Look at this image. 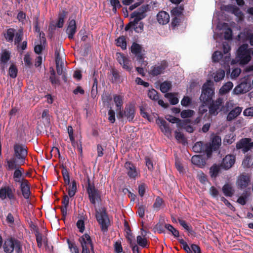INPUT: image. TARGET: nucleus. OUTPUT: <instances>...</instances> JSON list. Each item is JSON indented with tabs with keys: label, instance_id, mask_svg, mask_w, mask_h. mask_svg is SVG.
<instances>
[{
	"label": "nucleus",
	"instance_id": "obj_48",
	"mask_svg": "<svg viewBox=\"0 0 253 253\" xmlns=\"http://www.w3.org/2000/svg\"><path fill=\"white\" fill-rule=\"evenodd\" d=\"M35 235L36 236L38 247L39 248H41L42 247V234L40 233L39 229L37 228L35 232Z\"/></svg>",
	"mask_w": 253,
	"mask_h": 253
},
{
	"label": "nucleus",
	"instance_id": "obj_25",
	"mask_svg": "<svg viewBox=\"0 0 253 253\" xmlns=\"http://www.w3.org/2000/svg\"><path fill=\"white\" fill-rule=\"evenodd\" d=\"M157 123L160 125V128L162 132L165 134H170L171 130L166 121L163 119H159L157 120Z\"/></svg>",
	"mask_w": 253,
	"mask_h": 253
},
{
	"label": "nucleus",
	"instance_id": "obj_43",
	"mask_svg": "<svg viewBox=\"0 0 253 253\" xmlns=\"http://www.w3.org/2000/svg\"><path fill=\"white\" fill-rule=\"evenodd\" d=\"M183 10V5H181L180 6H178L173 8L172 10L171 11V13L172 15L175 17H178L182 14Z\"/></svg>",
	"mask_w": 253,
	"mask_h": 253
},
{
	"label": "nucleus",
	"instance_id": "obj_10",
	"mask_svg": "<svg viewBox=\"0 0 253 253\" xmlns=\"http://www.w3.org/2000/svg\"><path fill=\"white\" fill-rule=\"evenodd\" d=\"M211 103L209 107V113L211 115L216 116L218 112L222 110L221 107L223 105V99L221 98H217L215 101L211 100Z\"/></svg>",
	"mask_w": 253,
	"mask_h": 253
},
{
	"label": "nucleus",
	"instance_id": "obj_8",
	"mask_svg": "<svg viewBox=\"0 0 253 253\" xmlns=\"http://www.w3.org/2000/svg\"><path fill=\"white\" fill-rule=\"evenodd\" d=\"M193 150L196 153H206L208 158H210L212 154L211 146L201 141L196 142L193 147Z\"/></svg>",
	"mask_w": 253,
	"mask_h": 253
},
{
	"label": "nucleus",
	"instance_id": "obj_30",
	"mask_svg": "<svg viewBox=\"0 0 253 253\" xmlns=\"http://www.w3.org/2000/svg\"><path fill=\"white\" fill-rule=\"evenodd\" d=\"M143 49L142 46L135 42H133L130 47V50L132 54L134 55H137L140 52H141Z\"/></svg>",
	"mask_w": 253,
	"mask_h": 253
},
{
	"label": "nucleus",
	"instance_id": "obj_9",
	"mask_svg": "<svg viewBox=\"0 0 253 253\" xmlns=\"http://www.w3.org/2000/svg\"><path fill=\"white\" fill-rule=\"evenodd\" d=\"M237 149H242L243 153H245L253 149V142L250 138H242L236 143Z\"/></svg>",
	"mask_w": 253,
	"mask_h": 253
},
{
	"label": "nucleus",
	"instance_id": "obj_59",
	"mask_svg": "<svg viewBox=\"0 0 253 253\" xmlns=\"http://www.w3.org/2000/svg\"><path fill=\"white\" fill-rule=\"evenodd\" d=\"M147 188V186L146 184L144 183H142L140 184L138 187V193L139 195L142 197L145 193L146 189Z\"/></svg>",
	"mask_w": 253,
	"mask_h": 253
},
{
	"label": "nucleus",
	"instance_id": "obj_2",
	"mask_svg": "<svg viewBox=\"0 0 253 253\" xmlns=\"http://www.w3.org/2000/svg\"><path fill=\"white\" fill-rule=\"evenodd\" d=\"M213 86V83L211 80H208L202 86L200 99L205 105L208 104L212 100L214 94Z\"/></svg>",
	"mask_w": 253,
	"mask_h": 253
},
{
	"label": "nucleus",
	"instance_id": "obj_24",
	"mask_svg": "<svg viewBox=\"0 0 253 253\" xmlns=\"http://www.w3.org/2000/svg\"><path fill=\"white\" fill-rule=\"evenodd\" d=\"M192 163L200 168L204 167L206 165V160L200 155H194L191 159Z\"/></svg>",
	"mask_w": 253,
	"mask_h": 253
},
{
	"label": "nucleus",
	"instance_id": "obj_56",
	"mask_svg": "<svg viewBox=\"0 0 253 253\" xmlns=\"http://www.w3.org/2000/svg\"><path fill=\"white\" fill-rule=\"evenodd\" d=\"M135 55L136 57V60L141 64V66H146L147 65V62L144 61V54H143L142 52H140V53H138L137 55Z\"/></svg>",
	"mask_w": 253,
	"mask_h": 253
},
{
	"label": "nucleus",
	"instance_id": "obj_19",
	"mask_svg": "<svg viewBox=\"0 0 253 253\" xmlns=\"http://www.w3.org/2000/svg\"><path fill=\"white\" fill-rule=\"evenodd\" d=\"M251 89V84L247 82H242L234 89V92L239 94L249 91Z\"/></svg>",
	"mask_w": 253,
	"mask_h": 253
},
{
	"label": "nucleus",
	"instance_id": "obj_14",
	"mask_svg": "<svg viewBox=\"0 0 253 253\" xmlns=\"http://www.w3.org/2000/svg\"><path fill=\"white\" fill-rule=\"evenodd\" d=\"M116 56L117 61L122 66L123 69L130 72L132 67L130 65V61L128 58L122 53H117Z\"/></svg>",
	"mask_w": 253,
	"mask_h": 253
},
{
	"label": "nucleus",
	"instance_id": "obj_44",
	"mask_svg": "<svg viewBox=\"0 0 253 253\" xmlns=\"http://www.w3.org/2000/svg\"><path fill=\"white\" fill-rule=\"evenodd\" d=\"M136 242L138 245L142 247L143 248H148L147 247V240L146 238L142 237L139 235L136 237Z\"/></svg>",
	"mask_w": 253,
	"mask_h": 253
},
{
	"label": "nucleus",
	"instance_id": "obj_15",
	"mask_svg": "<svg viewBox=\"0 0 253 253\" xmlns=\"http://www.w3.org/2000/svg\"><path fill=\"white\" fill-rule=\"evenodd\" d=\"M82 248L90 247L91 251L93 253V246L90 236L87 234H84L79 239Z\"/></svg>",
	"mask_w": 253,
	"mask_h": 253
},
{
	"label": "nucleus",
	"instance_id": "obj_64",
	"mask_svg": "<svg viewBox=\"0 0 253 253\" xmlns=\"http://www.w3.org/2000/svg\"><path fill=\"white\" fill-rule=\"evenodd\" d=\"M197 177L201 183L205 184L207 181V176L203 172H199Z\"/></svg>",
	"mask_w": 253,
	"mask_h": 253
},
{
	"label": "nucleus",
	"instance_id": "obj_46",
	"mask_svg": "<svg viewBox=\"0 0 253 253\" xmlns=\"http://www.w3.org/2000/svg\"><path fill=\"white\" fill-rule=\"evenodd\" d=\"M194 114V111L190 109L182 110L180 113L181 117L183 119L191 118Z\"/></svg>",
	"mask_w": 253,
	"mask_h": 253
},
{
	"label": "nucleus",
	"instance_id": "obj_37",
	"mask_svg": "<svg viewBox=\"0 0 253 253\" xmlns=\"http://www.w3.org/2000/svg\"><path fill=\"white\" fill-rule=\"evenodd\" d=\"M164 203V201L162 198L159 196L157 197L153 205V209L157 211H159Z\"/></svg>",
	"mask_w": 253,
	"mask_h": 253
},
{
	"label": "nucleus",
	"instance_id": "obj_3",
	"mask_svg": "<svg viewBox=\"0 0 253 253\" xmlns=\"http://www.w3.org/2000/svg\"><path fill=\"white\" fill-rule=\"evenodd\" d=\"M252 48H249L247 44H243L237 50V57L241 64H246L251 60V51Z\"/></svg>",
	"mask_w": 253,
	"mask_h": 253
},
{
	"label": "nucleus",
	"instance_id": "obj_13",
	"mask_svg": "<svg viewBox=\"0 0 253 253\" xmlns=\"http://www.w3.org/2000/svg\"><path fill=\"white\" fill-rule=\"evenodd\" d=\"M124 167L128 176L130 178L135 179L139 173L136 166L132 162L127 161L125 163Z\"/></svg>",
	"mask_w": 253,
	"mask_h": 253
},
{
	"label": "nucleus",
	"instance_id": "obj_31",
	"mask_svg": "<svg viewBox=\"0 0 253 253\" xmlns=\"http://www.w3.org/2000/svg\"><path fill=\"white\" fill-rule=\"evenodd\" d=\"M178 222L180 225L182 226L185 230L188 232L191 235L195 234V232L193 230L192 227L191 226H189L185 220L179 218Z\"/></svg>",
	"mask_w": 253,
	"mask_h": 253
},
{
	"label": "nucleus",
	"instance_id": "obj_50",
	"mask_svg": "<svg viewBox=\"0 0 253 253\" xmlns=\"http://www.w3.org/2000/svg\"><path fill=\"white\" fill-rule=\"evenodd\" d=\"M225 76V72L223 70H218L216 72V74L214 76V80L216 82H218L222 80Z\"/></svg>",
	"mask_w": 253,
	"mask_h": 253
},
{
	"label": "nucleus",
	"instance_id": "obj_21",
	"mask_svg": "<svg viewBox=\"0 0 253 253\" xmlns=\"http://www.w3.org/2000/svg\"><path fill=\"white\" fill-rule=\"evenodd\" d=\"M16 166L13 168H11L9 164H6V169L8 170H12L15 169L13 173V178H19L20 177H23V173L24 171V170L23 168L21 167L22 165H17V164H15Z\"/></svg>",
	"mask_w": 253,
	"mask_h": 253
},
{
	"label": "nucleus",
	"instance_id": "obj_41",
	"mask_svg": "<svg viewBox=\"0 0 253 253\" xmlns=\"http://www.w3.org/2000/svg\"><path fill=\"white\" fill-rule=\"evenodd\" d=\"M112 99V96L108 93H104L102 95V100L104 105L108 107L110 105Z\"/></svg>",
	"mask_w": 253,
	"mask_h": 253
},
{
	"label": "nucleus",
	"instance_id": "obj_27",
	"mask_svg": "<svg viewBox=\"0 0 253 253\" xmlns=\"http://www.w3.org/2000/svg\"><path fill=\"white\" fill-rule=\"evenodd\" d=\"M222 192L226 197H232L234 193V190L232 187L228 183H226L222 187Z\"/></svg>",
	"mask_w": 253,
	"mask_h": 253
},
{
	"label": "nucleus",
	"instance_id": "obj_32",
	"mask_svg": "<svg viewBox=\"0 0 253 253\" xmlns=\"http://www.w3.org/2000/svg\"><path fill=\"white\" fill-rule=\"evenodd\" d=\"M15 36V30L9 28L7 30L6 33L4 34V38L7 42H12Z\"/></svg>",
	"mask_w": 253,
	"mask_h": 253
},
{
	"label": "nucleus",
	"instance_id": "obj_11",
	"mask_svg": "<svg viewBox=\"0 0 253 253\" xmlns=\"http://www.w3.org/2000/svg\"><path fill=\"white\" fill-rule=\"evenodd\" d=\"M168 67V63L166 60H163L159 65L153 66L150 74L153 77L157 76L164 73L165 69Z\"/></svg>",
	"mask_w": 253,
	"mask_h": 253
},
{
	"label": "nucleus",
	"instance_id": "obj_60",
	"mask_svg": "<svg viewBox=\"0 0 253 253\" xmlns=\"http://www.w3.org/2000/svg\"><path fill=\"white\" fill-rule=\"evenodd\" d=\"M236 7V6L233 4L225 5L222 7L221 9L232 14Z\"/></svg>",
	"mask_w": 253,
	"mask_h": 253
},
{
	"label": "nucleus",
	"instance_id": "obj_39",
	"mask_svg": "<svg viewBox=\"0 0 253 253\" xmlns=\"http://www.w3.org/2000/svg\"><path fill=\"white\" fill-rule=\"evenodd\" d=\"M77 189V182L74 180L72 181L71 185L70 186L68 190V194L70 197H72L75 195Z\"/></svg>",
	"mask_w": 253,
	"mask_h": 253
},
{
	"label": "nucleus",
	"instance_id": "obj_45",
	"mask_svg": "<svg viewBox=\"0 0 253 253\" xmlns=\"http://www.w3.org/2000/svg\"><path fill=\"white\" fill-rule=\"evenodd\" d=\"M249 194L247 192H244L242 195L239 197L237 202L241 205H245L247 203Z\"/></svg>",
	"mask_w": 253,
	"mask_h": 253
},
{
	"label": "nucleus",
	"instance_id": "obj_4",
	"mask_svg": "<svg viewBox=\"0 0 253 253\" xmlns=\"http://www.w3.org/2000/svg\"><path fill=\"white\" fill-rule=\"evenodd\" d=\"M87 185L86 186V191L88 194V199L91 204L95 205L96 201L101 200V197L99 191L95 188L94 184L90 182V178L88 176L87 177Z\"/></svg>",
	"mask_w": 253,
	"mask_h": 253
},
{
	"label": "nucleus",
	"instance_id": "obj_1",
	"mask_svg": "<svg viewBox=\"0 0 253 253\" xmlns=\"http://www.w3.org/2000/svg\"><path fill=\"white\" fill-rule=\"evenodd\" d=\"M28 155V148L24 144L16 143L13 145V157L6 159V164H9L11 168L17 165H24Z\"/></svg>",
	"mask_w": 253,
	"mask_h": 253
},
{
	"label": "nucleus",
	"instance_id": "obj_18",
	"mask_svg": "<svg viewBox=\"0 0 253 253\" xmlns=\"http://www.w3.org/2000/svg\"><path fill=\"white\" fill-rule=\"evenodd\" d=\"M22 194L26 199H29L31 195L30 186L28 180H24L20 185Z\"/></svg>",
	"mask_w": 253,
	"mask_h": 253
},
{
	"label": "nucleus",
	"instance_id": "obj_47",
	"mask_svg": "<svg viewBox=\"0 0 253 253\" xmlns=\"http://www.w3.org/2000/svg\"><path fill=\"white\" fill-rule=\"evenodd\" d=\"M148 96L152 100L157 101L159 99L158 92L154 89L149 90L148 93Z\"/></svg>",
	"mask_w": 253,
	"mask_h": 253
},
{
	"label": "nucleus",
	"instance_id": "obj_17",
	"mask_svg": "<svg viewBox=\"0 0 253 253\" xmlns=\"http://www.w3.org/2000/svg\"><path fill=\"white\" fill-rule=\"evenodd\" d=\"M77 32L76 22L75 19H69L68 26L66 30V33L69 39H73L74 36Z\"/></svg>",
	"mask_w": 253,
	"mask_h": 253
},
{
	"label": "nucleus",
	"instance_id": "obj_29",
	"mask_svg": "<svg viewBox=\"0 0 253 253\" xmlns=\"http://www.w3.org/2000/svg\"><path fill=\"white\" fill-rule=\"evenodd\" d=\"M114 101L117 107V111L118 112L122 110L123 104V97L120 95L115 94L114 95Z\"/></svg>",
	"mask_w": 253,
	"mask_h": 253
},
{
	"label": "nucleus",
	"instance_id": "obj_36",
	"mask_svg": "<svg viewBox=\"0 0 253 253\" xmlns=\"http://www.w3.org/2000/svg\"><path fill=\"white\" fill-rule=\"evenodd\" d=\"M171 84L169 81H165L160 84V90L163 93H168L171 88Z\"/></svg>",
	"mask_w": 253,
	"mask_h": 253
},
{
	"label": "nucleus",
	"instance_id": "obj_28",
	"mask_svg": "<svg viewBox=\"0 0 253 253\" xmlns=\"http://www.w3.org/2000/svg\"><path fill=\"white\" fill-rule=\"evenodd\" d=\"M116 44L117 46H120L123 50L126 49V38L124 36L119 37L116 40Z\"/></svg>",
	"mask_w": 253,
	"mask_h": 253
},
{
	"label": "nucleus",
	"instance_id": "obj_40",
	"mask_svg": "<svg viewBox=\"0 0 253 253\" xmlns=\"http://www.w3.org/2000/svg\"><path fill=\"white\" fill-rule=\"evenodd\" d=\"M165 97L169 99L171 105H176L178 103V98L174 96L173 93H167L165 95Z\"/></svg>",
	"mask_w": 253,
	"mask_h": 253
},
{
	"label": "nucleus",
	"instance_id": "obj_63",
	"mask_svg": "<svg viewBox=\"0 0 253 253\" xmlns=\"http://www.w3.org/2000/svg\"><path fill=\"white\" fill-rule=\"evenodd\" d=\"M108 120L109 121L112 123L113 124L115 122V111L110 108V109L108 111Z\"/></svg>",
	"mask_w": 253,
	"mask_h": 253
},
{
	"label": "nucleus",
	"instance_id": "obj_33",
	"mask_svg": "<svg viewBox=\"0 0 253 253\" xmlns=\"http://www.w3.org/2000/svg\"><path fill=\"white\" fill-rule=\"evenodd\" d=\"M221 143V139L220 136L215 135L212 138L211 144L209 143L211 146L212 149L214 150L218 148Z\"/></svg>",
	"mask_w": 253,
	"mask_h": 253
},
{
	"label": "nucleus",
	"instance_id": "obj_34",
	"mask_svg": "<svg viewBox=\"0 0 253 253\" xmlns=\"http://www.w3.org/2000/svg\"><path fill=\"white\" fill-rule=\"evenodd\" d=\"M233 86V83L231 82H228L220 88L219 92L221 94H225L228 92L232 88Z\"/></svg>",
	"mask_w": 253,
	"mask_h": 253
},
{
	"label": "nucleus",
	"instance_id": "obj_42",
	"mask_svg": "<svg viewBox=\"0 0 253 253\" xmlns=\"http://www.w3.org/2000/svg\"><path fill=\"white\" fill-rule=\"evenodd\" d=\"M220 171V167L216 164H214L210 169V173L211 177H216Z\"/></svg>",
	"mask_w": 253,
	"mask_h": 253
},
{
	"label": "nucleus",
	"instance_id": "obj_51",
	"mask_svg": "<svg viewBox=\"0 0 253 253\" xmlns=\"http://www.w3.org/2000/svg\"><path fill=\"white\" fill-rule=\"evenodd\" d=\"M8 74L10 77L12 78H15L16 77L17 75V69L15 65L14 64L11 65L9 69Z\"/></svg>",
	"mask_w": 253,
	"mask_h": 253
},
{
	"label": "nucleus",
	"instance_id": "obj_12",
	"mask_svg": "<svg viewBox=\"0 0 253 253\" xmlns=\"http://www.w3.org/2000/svg\"><path fill=\"white\" fill-rule=\"evenodd\" d=\"M14 189H12L9 186H2L0 188V198L3 200L6 198L9 200L14 199Z\"/></svg>",
	"mask_w": 253,
	"mask_h": 253
},
{
	"label": "nucleus",
	"instance_id": "obj_5",
	"mask_svg": "<svg viewBox=\"0 0 253 253\" xmlns=\"http://www.w3.org/2000/svg\"><path fill=\"white\" fill-rule=\"evenodd\" d=\"M21 249L20 242L14 238L8 239L4 242L3 250L6 253H11L14 250L17 253H19Z\"/></svg>",
	"mask_w": 253,
	"mask_h": 253
},
{
	"label": "nucleus",
	"instance_id": "obj_57",
	"mask_svg": "<svg viewBox=\"0 0 253 253\" xmlns=\"http://www.w3.org/2000/svg\"><path fill=\"white\" fill-rule=\"evenodd\" d=\"M178 123H177V127H180L183 128H185L186 126L188 125V124L191 123V120L190 119H185L181 120L180 119L179 121H177Z\"/></svg>",
	"mask_w": 253,
	"mask_h": 253
},
{
	"label": "nucleus",
	"instance_id": "obj_38",
	"mask_svg": "<svg viewBox=\"0 0 253 253\" xmlns=\"http://www.w3.org/2000/svg\"><path fill=\"white\" fill-rule=\"evenodd\" d=\"M67 242L68 244V247L71 253H79V248L74 241H71L69 239H68L67 240Z\"/></svg>",
	"mask_w": 253,
	"mask_h": 253
},
{
	"label": "nucleus",
	"instance_id": "obj_26",
	"mask_svg": "<svg viewBox=\"0 0 253 253\" xmlns=\"http://www.w3.org/2000/svg\"><path fill=\"white\" fill-rule=\"evenodd\" d=\"M242 108L237 107L232 109L227 115V120L231 121L238 116L241 113Z\"/></svg>",
	"mask_w": 253,
	"mask_h": 253
},
{
	"label": "nucleus",
	"instance_id": "obj_52",
	"mask_svg": "<svg viewBox=\"0 0 253 253\" xmlns=\"http://www.w3.org/2000/svg\"><path fill=\"white\" fill-rule=\"evenodd\" d=\"M223 54L220 51H215L212 55V59L214 62H218L222 58Z\"/></svg>",
	"mask_w": 253,
	"mask_h": 253
},
{
	"label": "nucleus",
	"instance_id": "obj_7",
	"mask_svg": "<svg viewBox=\"0 0 253 253\" xmlns=\"http://www.w3.org/2000/svg\"><path fill=\"white\" fill-rule=\"evenodd\" d=\"M135 114L134 106L132 104L126 105L124 110H120L118 113L119 119L126 118L129 122L132 121Z\"/></svg>",
	"mask_w": 253,
	"mask_h": 253
},
{
	"label": "nucleus",
	"instance_id": "obj_58",
	"mask_svg": "<svg viewBox=\"0 0 253 253\" xmlns=\"http://www.w3.org/2000/svg\"><path fill=\"white\" fill-rule=\"evenodd\" d=\"M10 59V54L7 51H4L1 56L0 61L2 63L5 65Z\"/></svg>",
	"mask_w": 253,
	"mask_h": 253
},
{
	"label": "nucleus",
	"instance_id": "obj_6",
	"mask_svg": "<svg viewBox=\"0 0 253 253\" xmlns=\"http://www.w3.org/2000/svg\"><path fill=\"white\" fill-rule=\"evenodd\" d=\"M96 218L100 225L101 230L103 231H106L108 229L109 219L105 209L96 211Z\"/></svg>",
	"mask_w": 253,
	"mask_h": 253
},
{
	"label": "nucleus",
	"instance_id": "obj_54",
	"mask_svg": "<svg viewBox=\"0 0 253 253\" xmlns=\"http://www.w3.org/2000/svg\"><path fill=\"white\" fill-rule=\"evenodd\" d=\"M23 37V33L21 31H19L18 32L16 33L15 34V44H17V47L19 48V43L22 41Z\"/></svg>",
	"mask_w": 253,
	"mask_h": 253
},
{
	"label": "nucleus",
	"instance_id": "obj_23",
	"mask_svg": "<svg viewBox=\"0 0 253 253\" xmlns=\"http://www.w3.org/2000/svg\"><path fill=\"white\" fill-rule=\"evenodd\" d=\"M250 182V178L249 176L241 175L240 176L238 181V185L241 189L246 188Z\"/></svg>",
	"mask_w": 253,
	"mask_h": 253
},
{
	"label": "nucleus",
	"instance_id": "obj_55",
	"mask_svg": "<svg viewBox=\"0 0 253 253\" xmlns=\"http://www.w3.org/2000/svg\"><path fill=\"white\" fill-rule=\"evenodd\" d=\"M232 14H234L238 18L239 21H242L244 19L243 12L237 6L236 7Z\"/></svg>",
	"mask_w": 253,
	"mask_h": 253
},
{
	"label": "nucleus",
	"instance_id": "obj_35",
	"mask_svg": "<svg viewBox=\"0 0 253 253\" xmlns=\"http://www.w3.org/2000/svg\"><path fill=\"white\" fill-rule=\"evenodd\" d=\"M165 228L168 230L175 238L179 237V231L175 228L172 225L169 224H165Z\"/></svg>",
	"mask_w": 253,
	"mask_h": 253
},
{
	"label": "nucleus",
	"instance_id": "obj_49",
	"mask_svg": "<svg viewBox=\"0 0 253 253\" xmlns=\"http://www.w3.org/2000/svg\"><path fill=\"white\" fill-rule=\"evenodd\" d=\"M177 240L179 243L182 246V248L185 252L187 253H192L191 248L183 239H178Z\"/></svg>",
	"mask_w": 253,
	"mask_h": 253
},
{
	"label": "nucleus",
	"instance_id": "obj_20",
	"mask_svg": "<svg viewBox=\"0 0 253 253\" xmlns=\"http://www.w3.org/2000/svg\"><path fill=\"white\" fill-rule=\"evenodd\" d=\"M67 12L65 10H63L62 12L58 15V20L56 25H50L49 26V30H51V31L55 29V27L62 28L64 23V19L66 17Z\"/></svg>",
	"mask_w": 253,
	"mask_h": 253
},
{
	"label": "nucleus",
	"instance_id": "obj_62",
	"mask_svg": "<svg viewBox=\"0 0 253 253\" xmlns=\"http://www.w3.org/2000/svg\"><path fill=\"white\" fill-rule=\"evenodd\" d=\"M242 165L245 168H250L252 165V159L250 156H247L242 162Z\"/></svg>",
	"mask_w": 253,
	"mask_h": 253
},
{
	"label": "nucleus",
	"instance_id": "obj_61",
	"mask_svg": "<svg viewBox=\"0 0 253 253\" xmlns=\"http://www.w3.org/2000/svg\"><path fill=\"white\" fill-rule=\"evenodd\" d=\"M140 115L142 117L145 119H147L148 120L150 121V116L146 111V108L145 106H141L140 107Z\"/></svg>",
	"mask_w": 253,
	"mask_h": 253
},
{
	"label": "nucleus",
	"instance_id": "obj_53",
	"mask_svg": "<svg viewBox=\"0 0 253 253\" xmlns=\"http://www.w3.org/2000/svg\"><path fill=\"white\" fill-rule=\"evenodd\" d=\"M174 133L175 137L177 141H178L180 143H182V144L185 143V138L184 137L183 134H182L180 132L177 131V130L175 131Z\"/></svg>",
	"mask_w": 253,
	"mask_h": 253
},
{
	"label": "nucleus",
	"instance_id": "obj_22",
	"mask_svg": "<svg viewBox=\"0 0 253 253\" xmlns=\"http://www.w3.org/2000/svg\"><path fill=\"white\" fill-rule=\"evenodd\" d=\"M157 19L160 24L165 25L169 21V15L166 11H161L157 14Z\"/></svg>",
	"mask_w": 253,
	"mask_h": 253
},
{
	"label": "nucleus",
	"instance_id": "obj_16",
	"mask_svg": "<svg viewBox=\"0 0 253 253\" xmlns=\"http://www.w3.org/2000/svg\"><path fill=\"white\" fill-rule=\"evenodd\" d=\"M235 162V157L232 155H228L223 159L220 166L225 169H228L233 166Z\"/></svg>",
	"mask_w": 253,
	"mask_h": 253
}]
</instances>
